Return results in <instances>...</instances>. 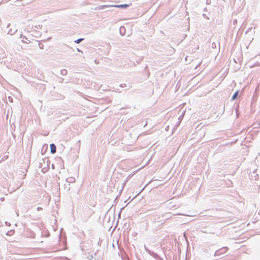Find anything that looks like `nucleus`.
<instances>
[{"mask_svg": "<svg viewBox=\"0 0 260 260\" xmlns=\"http://www.w3.org/2000/svg\"><path fill=\"white\" fill-rule=\"evenodd\" d=\"M50 151L52 154L56 152V146L54 144H51L50 145Z\"/></svg>", "mask_w": 260, "mask_h": 260, "instance_id": "obj_2", "label": "nucleus"}, {"mask_svg": "<svg viewBox=\"0 0 260 260\" xmlns=\"http://www.w3.org/2000/svg\"><path fill=\"white\" fill-rule=\"evenodd\" d=\"M129 6L128 5L124 4V5H101L95 8V10H102L108 7H116L119 8H126Z\"/></svg>", "mask_w": 260, "mask_h": 260, "instance_id": "obj_1", "label": "nucleus"}, {"mask_svg": "<svg viewBox=\"0 0 260 260\" xmlns=\"http://www.w3.org/2000/svg\"><path fill=\"white\" fill-rule=\"evenodd\" d=\"M37 209L38 211H40L42 210V208L41 207H38Z\"/></svg>", "mask_w": 260, "mask_h": 260, "instance_id": "obj_6", "label": "nucleus"}, {"mask_svg": "<svg viewBox=\"0 0 260 260\" xmlns=\"http://www.w3.org/2000/svg\"><path fill=\"white\" fill-rule=\"evenodd\" d=\"M238 94V91H237L234 94V95H233L232 96V100H234L236 98V97L237 96Z\"/></svg>", "mask_w": 260, "mask_h": 260, "instance_id": "obj_3", "label": "nucleus"}, {"mask_svg": "<svg viewBox=\"0 0 260 260\" xmlns=\"http://www.w3.org/2000/svg\"><path fill=\"white\" fill-rule=\"evenodd\" d=\"M22 41H23V42L25 43H27V42L26 41H24V40H22Z\"/></svg>", "mask_w": 260, "mask_h": 260, "instance_id": "obj_7", "label": "nucleus"}, {"mask_svg": "<svg viewBox=\"0 0 260 260\" xmlns=\"http://www.w3.org/2000/svg\"><path fill=\"white\" fill-rule=\"evenodd\" d=\"M82 40H83V39H78L77 40L75 41V42L76 43H79Z\"/></svg>", "mask_w": 260, "mask_h": 260, "instance_id": "obj_4", "label": "nucleus"}, {"mask_svg": "<svg viewBox=\"0 0 260 260\" xmlns=\"http://www.w3.org/2000/svg\"><path fill=\"white\" fill-rule=\"evenodd\" d=\"M20 38H22V39H24L25 38L26 40H27V38H25V36L22 35H21Z\"/></svg>", "mask_w": 260, "mask_h": 260, "instance_id": "obj_5", "label": "nucleus"}]
</instances>
